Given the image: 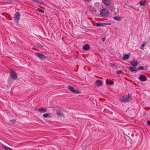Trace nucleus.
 Segmentation results:
<instances>
[{
    "mask_svg": "<svg viewBox=\"0 0 150 150\" xmlns=\"http://www.w3.org/2000/svg\"><path fill=\"white\" fill-rule=\"evenodd\" d=\"M139 79L142 81H145L147 80V78L146 76L142 75L139 76Z\"/></svg>",
    "mask_w": 150,
    "mask_h": 150,
    "instance_id": "8",
    "label": "nucleus"
},
{
    "mask_svg": "<svg viewBox=\"0 0 150 150\" xmlns=\"http://www.w3.org/2000/svg\"><path fill=\"white\" fill-rule=\"evenodd\" d=\"M130 64L134 67H136L138 64V62L137 61H131L130 62Z\"/></svg>",
    "mask_w": 150,
    "mask_h": 150,
    "instance_id": "11",
    "label": "nucleus"
},
{
    "mask_svg": "<svg viewBox=\"0 0 150 150\" xmlns=\"http://www.w3.org/2000/svg\"><path fill=\"white\" fill-rule=\"evenodd\" d=\"M138 69H139V70H144V67L142 66L139 67Z\"/></svg>",
    "mask_w": 150,
    "mask_h": 150,
    "instance_id": "24",
    "label": "nucleus"
},
{
    "mask_svg": "<svg viewBox=\"0 0 150 150\" xmlns=\"http://www.w3.org/2000/svg\"><path fill=\"white\" fill-rule=\"evenodd\" d=\"M96 85L98 86H101L103 84V83L101 82V81L99 80H97L96 82Z\"/></svg>",
    "mask_w": 150,
    "mask_h": 150,
    "instance_id": "13",
    "label": "nucleus"
},
{
    "mask_svg": "<svg viewBox=\"0 0 150 150\" xmlns=\"http://www.w3.org/2000/svg\"><path fill=\"white\" fill-rule=\"evenodd\" d=\"M100 14L101 16L105 17L109 14V13L107 9L103 8L100 11Z\"/></svg>",
    "mask_w": 150,
    "mask_h": 150,
    "instance_id": "2",
    "label": "nucleus"
},
{
    "mask_svg": "<svg viewBox=\"0 0 150 150\" xmlns=\"http://www.w3.org/2000/svg\"><path fill=\"white\" fill-rule=\"evenodd\" d=\"M130 54H125L122 57L123 59L126 60L129 57Z\"/></svg>",
    "mask_w": 150,
    "mask_h": 150,
    "instance_id": "15",
    "label": "nucleus"
},
{
    "mask_svg": "<svg viewBox=\"0 0 150 150\" xmlns=\"http://www.w3.org/2000/svg\"><path fill=\"white\" fill-rule=\"evenodd\" d=\"M37 9L38 10V11H40L41 13H44V11L42 9L40 8H38Z\"/></svg>",
    "mask_w": 150,
    "mask_h": 150,
    "instance_id": "26",
    "label": "nucleus"
},
{
    "mask_svg": "<svg viewBox=\"0 0 150 150\" xmlns=\"http://www.w3.org/2000/svg\"><path fill=\"white\" fill-rule=\"evenodd\" d=\"M10 124L12 125L13 124H14L16 122V120H10Z\"/></svg>",
    "mask_w": 150,
    "mask_h": 150,
    "instance_id": "23",
    "label": "nucleus"
},
{
    "mask_svg": "<svg viewBox=\"0 0 150 150\" xmlns=\"http://www.w3.org/2000/svg\"><path fill=\"white\" fill-rule=\"evenodd\" d=\"M85 1H88V2H90L92 0H85Z\"/></svg>",
    "mask_w": 150,
    "mask_h": 150,
    "instance_id": "38",
    "label": "nucleus"
},
{
    "mask_svg": "<svg viewBox=\"0 0 150 150\" xmlns=\"http://www.w3.org/2000/svg\"><path fill=\"white\" fill-rule=\"evenodd\" d=\"M68 88V89L72 92L74 89L73 87L71 86H69Z\"/></svg>",
    "mask_w": 150,
    "mask_h": 150,
    "instance_id": "20",
    "label": "nucleus"
},
{
    "mask_svg": "<svg viewBox=\"0 0 150 150\" xmlns=\"http://www.w3.org/2000/svg\"><path fill=\"white\" fill-rule=\"evenodd\" d=\"M10 75L11 78L14 80L16 79L17 78V73L13 71H11Z\"/></svg>",
    "mask_w": 150,
    "mask_h": 150,
    "instance_id": "5",
    "label": "nucleus"
},
{
    "mask_svg": "<svg viewBox=\"0 0 150 150\" xmlns=\"http://www.w3.org/2000/svg\"><path fill=\"white\" fill-rule=\"evenodd\" d=\"M73 93H74L76 94H79L80 93V91L78 90H75L74 89V91H73Z\"/></svg>",
    "mask_w": 150,
    "mask_h": 150,
    "instance_id": "22",
    "label": "nucleus"
},
{
    "mask_svg": "<svg viewBox=\"0 0 150 150\" xmlns=\"http://www.w3.org/2000/svg\"><path fill=\"white\" fill-rule=\"evenodd\" d=\"M90 48V46L88 44H85L83 47V49L84 50H88Z\"/></svg>",
    "mask_w": 150,
    "mask_h": 150,
    "instance_id": "14",
    "label": "nucleus"
},
{
    "mask_svg": "<svg viewBox=\"0 0 150 150\" xmlns=\"http://www.w3.org/2000/svg\"><path fill=\"white\" fill-rule=\"evenodd\" d=\"M95 26L98 27H100L103 26V24H102V23H98L95 24Z\"/></svg>",
    "mask_w": 150,
    "mask_h": 150,
    "instance_id": "19",
    "label": "nucleus"
},
{
    "mask_svg": "<svg viewBox=\"0 0 150 150\" xmlns=\"http://www.w3.org/2000/svg\"><path fill=\"white\" fill-rule=\"evenodd\" d=\"M35 2L37 3V4L40 3V2L39 0H35Z\"/></svg>",
    "mask_w": 150,
    "mask_h": 150,
    "instance_id": "32",
    "label": "nucleus"
},
{
    "mask_svg": "<svg viewBox=\"0 0 150 150\" xmlns=\"http://www.w3.org/2000/svg\"><path fill=\"white\" fill-rule=\"evenodd\" d=\"M122 72V71L121 70H118L117 71V73L118 74H121Z\"/></svg>",
    "mask_w": 150,
    "mask_h": 150,
    "instance_id": "29",
    "label": "nucleus"
},
{
    "mask_svg": "<svg viewBox=\"0 0 150 150\" xmlns=\"http://www.w3.org/2000/svg\"><path fill=\"white\" fill-rule=\"evenodd\" d=\"M1 146L2 148L5 150H13L11 148H9L6 146L1 144Z\"/></svg>",
    "mask_w": 150,
    "mask_h": 150,
    "instance_id": "12",
    "label": "nucleus"
},
{
    "mask_svg": "<svg viewBox=\"0 0 150 150\" xmlns=\"http://www.w3.org/2000/svg\"><path fill=\"white\" fill-rule=\"evenodd\" d=\"M35 55L37 56L41 60H43L44 59L46 58V57L45 55L39 53H35Z\"/></svg>",
    "mask_w": 150,
    "mask_h": 150,
    "instance_id": "6",
    "label": "nucleus"
},
{
    "mask_svg": "<svg viewBox=\"0 0 150 150\" xmlns=\"http://www.w3.org/2000/svg\"><path fill=\"white\" fill-rule=\"evenodd\" d=\"M139 70V69H138V68L137 69H134V71H136V72H137Z\"/></svg>",
    "mask_w": 150,
    "mask_h": 150,
    "instance_id": "37",
    "label": "nucleus"
},
{
    "mask_svg": "<svg viewBox=\"0 0 150 150\" xmlns=\"http://www.w3.org/2000/svg\"><path fill=\"white\" fill-rule=\"evenodd\" d=\"M130 100V95H128L122 97L121 99V101L122 102H127L129 101Z\"/></svg>",
    "mask_w": 150,
    "mask_h": 150,
    "instance_id": "3",
    "label": "nucleus"
},
{
    "mask_svg": "<svg viewBox=\"0 0 150 150\" xmlns=\"http://www.w3.org/2000/svg\"><path fill=\"white\" fill-rule=\"evenodd\" d=\"M110 84H111V85H112L114 84V82L112 81H111L110 82Z\"/></svg>",
    "mask_w": 150,
    "mask_h": 150,
    "instance_id": "35",
    "label": "nucleus"
},
{
    "mask_svg": "<svg viewBox=\"0 0 150 150\" xmlns=\"http://www.w3.org/2000/svg\"><path fill=\"white\" fill-rule=\"evenodd\" d=\"M115 64H112L110 63V66L111 67H114L115 66Z\"/></svg>",
    "mask_w": 150,
    "mask_h": 150,
    "instance_id": "30",
    "label": "nucleus"
},
{
    "mask_svg": "<svg viewBox=\"0 0 150 150\" xmlns=\"http://www.w3.org/2000/svg\"><path fill=\"white\" fill-rule=\"evenodd\" d=\"M56 112L57 115L59 116H61L63 115V113L62 114L60 111L59 110H56Z\"/></svg>",
    "mask_w": 150,
    "mask_h": 150,
    "instance_id": "17",
    "label": "nucleus"
},
{
    "mask_svg": "<svg viewBox=\"0 0 150 150\" xmlns=\"http://www.w3.org/2000/svg\"><path fill=\"white\" fill-rule=\"evenodd\" d=\"M109 9L110 10L112 13L115 15L117 14L119 12V10L117 8H116L113 5H111L110 6L108 7Z\"/></svg>",
    "mask_w": 150,
    "mask_h": 150,
    "instance_id": "1",
    "label": "nucleus"
},
{
    "mask_svg": "<svg viewBox=\"0 0 150 150\" xmlns=\"http://www.w3.org/2000/svg\"><path fill=\"white\" fill-rule=\"evenodd\" d=\"M91 11L93 14L97 15L99 11L97 8H92L91 9Z\"/></svg>",
    "mask_w": 150,
    "mask_h": 150,
    "instance_id": "7",
    "label": "nucleus"
},
{
    "mask_svg": "<svg viewBox=\"0 0 150 150\" xmlns=\"http://www.w3.org/2000/svg\"><path fill=\"white\" fill-rule=\"evenodd\" d=\"M110 82L109 81H108V80H107L106 81V83L108 85H110Z\"/></svg>",
    "mask_w": 150,
    "mask_h": 150,
    "instance_id": "34",
    "label": "nucleus"
},
{
    "mask_svg": "<svg viewBox=\"0 0 150 150\" xmlns=\"http://www.w3.org/2000/svg\"><path fill=\"white\" fill-rule=\"evenodd\" d=\"M37 45L39 47H43V46H42V45L41 44H40V43H38Z\"/></svg>",
    "mask_w": 150,
    "mask_h": 150,
    "instance_id": "31",
    "label": "nucleus"
},
{
    "mask_svg": "<svg viewBox=\"0 0 150 150\" xmlns=\"http://www.w3.org/2000/svg\"><path fill=\"white\" fill-rule=\"evenodd\" d=\"M146 1H141L139 2V4L141 6H144V4L146 3Z\"/></svg>",
    "mask_w": 150,
    "mask_h": 150,
    "instance_id": "18",
    "label": "nucleus"
},
{
    "mask_svg": "<svg viewBox=\"0 0 150 150\" xmlns=\"http://www.w3.org/2000/svg\"><path fill=\"white\" fill-rule=\"evenodd\" d=\"M103 26L107 25H110L111 24L110 23H102Z\"/></svg>",
    "mask_w": 150,
    "mask_h": 150,
    "instance_id": "27",
    "label": "nucleus"
},
{
    "mask_svg": "<svg viewBox=\"0 0 150 150\" xmlns=\"http://www.w3.org/2000/svg\"><path fill=\"white\" fill-rule=\"evenodd\" d=\"M49 115L47 113H45L43 115V116L44 117H47L49 116Z\"/></svg>",
    "mask_w": 150,
    "mask_h": 150,
    "instance_id": "25",
    "label": "nucleus"
},
{
    "mask_svg": "<svg viewBox=\"0 0 150 150\" xmlns=\"http://www.w3.org/2000/svg\"><path fill=\"white\" fill-rule=\"evenodd\" d=\"M113 19L117 21H121V18L118 16H115L113 17Z\"/></svg>",
    "mask_w": 150,
    "mask_h": 150,
    "instance_id": "16",
    "label": "nucleus"
},
{
    "mask_svg": "<svg viewBox=\"0 0 150 150\" xmlns=\"http://www.w3.org/2000/svg\"><path fill=\"white\" fill-rule=\"evenodd\" d=\"M102 1L106 5L110 6V0H102Z\"/></svg>",
    "mask_w": 150,
    "mask_h": 150,
    "instance_id": "9",
    "label": "nucleus"
},
{
    "mask_svg": "<svg viewBox=\"0 0 150 150\" xmlns=\"http://www.w3.org/2000/svg\"><path fill=\"white\" fill-rule=\"evenodd\" d=\"M106 39V38L105 37H104L102 38V41L103 42H104L105 40Z\"/></svg>",
    "mask_w": 150,
    "mask_h": 150,
    "instance_id": "33",
    "label": "nucleus"
},
{
    "mask_svg": "<svg viewBox=\"0 0 150 150\" xmlns=\"http://www.w3.org/2000/svg\"><path fill=\"white\" fill-rule=\"evenodd\" d=\"M37 111L41 113H44L46 112L47 111V110L46 108L42 107L41 108H39Z\"/></svg>",
    "mask_w": 150,
    "mask_h": 150,
    "instance_id": "10",
    "label": "nucleus"
},
{
    "mask_svg": "<svg viewBox=\"0 0 150 150\" xmlns=\"http://www.w3.org/2000/svg\"><path fill=\"white\" fill-rule=\"evenodd\" d=\"M135 68H134L133 67H129V69L130 71H131V72H133L134 71V69Z\"/></svg>",
    "mask_w": 150,
    "mask_h": 150,
    "instance_id": "21",
    "label": "nucleus"
},
{
    "mask_svg": "<svg viewBox=\"0 0 150 150\" xmlns=\"http://www.w3.org/2000/svg\"><path fill=\"white\" fill-rule=\"evenodd\" d=\"M147 124L149 126H150V121H147Z\"/></svg>",
    "mask_w": 150,
    "mask_h": 150,
    "instance_id": "36",
    "label": "nucleus"
},
{
    "mask_svg": "<svg viewBox=\"0 0 150 150\" xmlns=\"http://www.w3.org/2000/svg\"><path fill=\"white\" fill-rule=\"evenodd\" d=\"M20 14L19 12L17 11L14 14V19L15 22L18 23L19 20H20Z\"/></svg>",
    "mask_w": 150,
    "mask_h": 150,
    "instance_id": "4",
    "label": "nucleus"
},
{
    "mask_svg": "<svg viewBox=\"0 0 150 150\" xmlns=\"http://www.w3.org/2000/svg\"><path fill=\"white\" fill-rule=\"evenodd\" d=\"M144 45H145V44L144 43L142 44V45L141 46V47H140V48L141 49H143L144 48Z\"/></svg>",
    "mask_w": 150,
    "mask_h": 150,
    "instance_id": "28",
    "label": "nucleus"
}]
</instances>
